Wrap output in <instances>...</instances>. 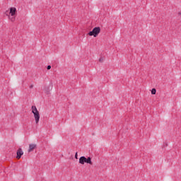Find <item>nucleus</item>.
I'll return each instance as SVG.
<instances>
[{
  "label": "nucleus",
  "instance_id": "6",
  "mask_svg": "<svg viewBox=\"0 0 181 181\" xmlns=\"http://www.w3.org/2000/svg\"><path fill=\"white\" fill-rule=\"evenodd\" d=\"M23 155V151H22V148H19L17 151V156L16 158L17 159H21V158H22V156Z\"/></svg>",
  "mask_w": 181,
  "mask_h": 181
},
{
  "label": "nucleus",
  "instance_id": "9",
  "mask_svg": "<svg viewBox=\"0 0 181 181\" xmlns=\"http://www.w3.org/2000/svg\"><path fill=\"white\" fill-rule=\"evenodd\" d=\"M151 94H153V95L156 94V88H153V89L151 90Z\"/></svg>",
  "mask_w": 181,
  "mask_h": 181
},
{
  "label": "nucleus",
  "instance_id": "10",
  "mask_svg": "<svg viewBox=\"0 0 181 181\" xmlns=\"http://www.w3.org/2000/svg\"><path fill=\"white\" fill-rule=\"evenodd\" d=\"M47 70H50V69H52V66H50V65L47 66Z\"/></svg>",
  "mask_w": 181,
  "mask_h": 181
},
{
  "label": "nucleus",
  "instance_id": "11",
  "mask_svg": "<svg viewBox=\"0 0 181 181\" xmlns=\"http://www.w3.org/2000/svg\"><path fill=\"white\" fill-rule=\"evenodd\" d=\"M78 154L77 153H76V154H75V159H78Z\"/></svg>",
  "mask_w": 181,
  "mask_h": 181
},
{
  "label": "nucleus",
  "instance_id": "7",
  "mask_svg": "<svg viewBox=\"0 0 181 181\" xmlns=\"http://www.w3.org/2000/svg\"><path fill=\"white\" fill-rule=\"evenodd\" d=\"M52 86L49 87V86H46L45 88V92L47 93V94H49V93H50V91H52Z\"/></svg>",
  "mask_w": 181,
  "mask_h": 181
},
{
  "label": "nucleus",
  "instance_id": "1",
  "mask_svg": "<svg viewBox=\"0 0 181 181\" xmlns=\"http://www.w3.org/2000/svg\"><path fill=\"white\" fill-rule=\"evenodd\" d=\"M5 14L8 16V19L10 22H15L16 15H18V10L16 9V7H10L6 11Z\"/></svg>",
  "mask_w": 181,
  "mask_h": 181
},
{
  "label": "nucleus",
  "instance_id": "8",
  "mask_svg": "<svg viewBox=\"0 0 181 181\" xmlns=\"http://www.w3.org/2000/svg\"><path fill=\"white\" fill-rule=\"evenodd\" d=\"M99 63H103L104 62V57H101L98 59Z\"/></svg>",
  "mask_w": 181,
  "mask_h": 181
},
{
  "label": "nucleus",
  "instance_id": "2",
  "mask_svg": "<svg viewBox=\"0 0 181 181\" xmlns=\"http://www.w3.org/2000/svg\"><path fill=\"white\" fill-rule=\"evenodd\" d=\"M31 111L33 114L35 124H39V122L40 121V113L39 112V110H37V107H36V106H32Z\"/></svg>",
  "mask_w": 181,
  "mask_h": 181
},
{
  "label": "nucleus",
  "instance_id": "5",
  "mask_svg": "<svg viewBox=\"0 0 181 181\" xmlns=\"http://www.w3.org/2000/svg\"><path fill=\"white\" fill-rule=\"evenodd\" d=\"M36 148H37V145L36 144H35V143L30 144L28 151L29 153L33 152V151H35V149H36Z\"/></svg>",
  "mask_w": 181,
  "mask_h": 181
},
{
  "label": "nucleus",
  "instance_id": "12",
  "mask_svg": "<svg viewBox=\"0 0 181 181\" xmlns=\"http://www.w3.org/2000/svg\"><path fill=\"white\" fill-rule=\"evenodd\" d=\"M30 88H33V86H31L30 87Z\"/></svg>",
  "mask_w": 181,
  "mask_h": 181
},
{
  "label": "nucleus",
  "instance_id": "4",
  "mask_svg": "<svg viewBox=\"0 0 181 181\" xmlns=\"http://www.w3.org/2000/svg\"><path fill=\"white\" fill-rule=\"evenodd\" d=\"M79 163L81 165H84V163H88L89 165H93V161H91L90 157L86 158L84 156H81L79 158Z\"/></svg>",
  "mask_w": 181,
  "mask_h": 181
},
{
  "label": "nucleus",
  "instance_id": "3",
  "mask_svg": "<svg viewBox=\"0 0 181 181\" xmlns=\"http://www.w3.org/2000/svg\"><path fill=\"white\" fill-rule=\"evenodd\" d=\"M101 32V28L100 27H95L92 31H90L88 35V36H93V37H97L100 33Z\"/></svg>",
  "mask_w": 181,
  "mask_h": 181
}]
</instances>
